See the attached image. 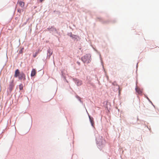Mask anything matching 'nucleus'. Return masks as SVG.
Segmentation results:
<instances>
[{"instance_id": "nucleus-15", "label": "nucleus", "mask_w": 159, "mask_h": 159, "mask_svg": "<svg viewBox=\"0 0 159 159\" xmlns=\"http://www.w3.org/2000/svg\"><path fill=\"white\" fill-rule=\"evenodd\" d=\"M41 2H42V1H43V0H39Z\"/></svg>"}, {"instance_id": "nucleus-13", "label": "nucleus", "mask_w": 159, "mask_h": 159, "mask_svg": "<svg viewBox=\"0 0 159 159\" xmlns=\"http://www.w3.org/2000/svg\"><path fill=\"white\" fill-rule=\"evenodd\" d=\"M118 89H119V94L120 95V92L122 90V89L119 87L118 88Z\"/></svg>"}, {"instance_id": "nucleus-8", "label": "nucleus", "mask_w": 159, "mask_h": 159, "mask_svg": "<svg viewBox=\"0 0 159 159\" xmlns=\"http://www.w3.org/2000/svg\"><path fill=\"white\" fill-rule=\"evenodd\" d=\"M89 118L90 122L91 124V125L93 127L94 125V122L93 118H91L90 116H89Z\"/></svg>"}, {"instance_id": "nucleus-14", "label": "nucleus", "mask_w": 159, "mask_h": 159, "mask_svg": "<svg viewBox=\"0 0 159 159\" xmlns=\"http://www.w3.org/2000/svg\"><path fill=\"white\" fill-rule=\"evenodd\" d=\"M48 52L49 53V55H51L52 53V52H50V51L49 50H48Z\"/></svg>"}, {"instance_id": "nucleus-5", "label": "nucleus", "mask_w": 159, "mask_h": 159, "mask_svg": "<svg viewBox=\"0 0 159 159\" xmlns=\"http://www.w3.org/2000/svg\"><path fill=\"white\" fill-rule=\"evenodd\" d=\"M14 86V80H12L10 83L9 85V89L11 91L12 90Z\"/></svg>"}, {"instance_id": "nucleus-3", "label": "nucleus", "mask_w": 159, "mask_h": 159, "mask_svg": "<svg viewBox=\"0 0 159 159\" xmlns=\"http://www.w3.org/2000/svg\"><path fill=\"white\" fill-rule=\"evenodd\" d=\"M97 141L98 143V144L99 145H102L103 144V143L104 142V140L103 139H97Z\"/></svg>"}, {"instance_id": "nucleus-2", "label": "nucleus", "mask_w": 159, "mask_h": 159, "mask_svg": "<svg viewBox=\"0 0 159 159\" xmlns=\"http://www.w3.org/2000/svg\"><path fill=\"white\" fill-rule=\"evenodd\" d=\"M82 59L84 62L89 63L90 61L91 56L89 55H86L83 57Z\"/></svg>"}, {"instance_id": "nucleus-12", "label": "nucleus", "mask_w": 159, "mask_h": 159, "mask_svg": "<svg viewBox=\"0 0 159 159\" xmlns=\"http://www.w3.org/2000/svg\"><path fill=\"white\" fill-rule=\"evenodd\" d=\"M22 11H23V10H21L20 9H17V11L20 13H21Z\"/></svg>"}, {"instance_id": "nucleus-6", "label": "nucleus", "mask_w": 159, "mask_h": 159, "mask_svg": "<svg viewBox=\"0 0 159 159\" xmlns=\"http://www.w3.org/2000/svg\"><path fill=\"white\" fill-rule=\"evenodd\" d=\"M136 91L139 94H141L142 93V90L140 89L139 88L136 87L135 88Z\"/></svg>"}, {"instance_id": "nucleus-7", "label": "nucleus", "mask_w": 159, "mask_h": 159, "mask_svg": "<svg viewBox=\"0 0 159 159\" xmlns=\"http://www.w3.org/2000/svg\"><path fill=\"white\" fill-rule=\"evenodd\" d=\"M36 70L35 69H33L32 70L31 74V76L33 77L36 74Z\"/></svg>"}, {"instance_id": "nucleus-11", "label": "nucleus", "mask_w": 159, "mask_h": 159, "mask_svg": "<svg viewBox=\"0 0 159 159\" xmlns=\"http://www.w3.org/2000/svg\"><path fill=\"white\" fill-rule=\"evenodd\" d=\"M19 89L20 90H22L23 89V85L22 84H20L19 85Z\"/></svg>"}, {"instance_id": "nucleus-4", "label": "nucleus", "mask_w": 159, "mask_h": 159, "mask_svg": "<svg viewBox=\"0 0 159 159\" xmlns=\"http://www.w3.org/2000/svg\"><path fill=\"white\" fill-rule=\"evenodd\" d=\"M17 4L21 7L23 8L25 6V3L24 2H23L20 0H18L17 2Z\"/></svg>"}, {"instance_id": "nucleus-10", "label": "nucleus", "mask_w": 159, "mask_h": 159, "mask_svg": "<svg viewBox=\"0 0 159 159\" xmlns=\"http://www.w3.org/2000/svg\"><path fill=\"white\" fill-rule=\"evenodd\" d=\"M39 50L38 51L35 52V53L33 54V57L34 58L39 53Z\"/></svg>"}, {"instance_id": "nucleus-9", "label": "nucleus", "mask_w": 159, "mask_h": 159, "mask_svg": "<svg viewBox=\"0 0 159 159\" xmlns=\"http://www.w3.org/2000/svg\"><path fill=\"white\" fill-rule=\"evenodd\" d=\"M77 85L78 86L81 85L82 84V82L80 80H77Z\"/></svg>"}, {"instance_id": "nucleus-1", "label": "nucleus", "mask_w": 159, "mask_h": 159, "mask_svg": "<svg viewBox=\"0 0 159 159\" xmlns=\"http://www.w3.org/2000/svg\"><path fill=\"white\" fill-rule=\"evenodd\" d=\"M14 76L15 78L18 77L19 80H23L25 81L26 80L25 74L23 72L20 73L19 69H16L15 71Z\"/></svg>"}]
</instances>
